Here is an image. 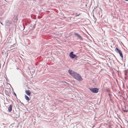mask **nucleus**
<instances>
[{"instance_id":"nucleus-8","label":"nucleus","mask_w":128,"mask_h":128,"mask_svg":"<svg viewBox=\"0 0 128 128\" xmlns=\"http://www.w3.org/2000/svg\"><path fill=\"white\" fill-rule=\"evenodd\" d=\"M25 99L28 101H29L30 100V99L26 95H25Z\"/></svg>"},{"instance_id":"nucleus-5","label":"nucleus","mask_w":128,"mask_h":128,"mask_svg":"<svg viewBox=\"0 0 128 128\" xmlns=\"http://www.w3.org/2000/svg\"><path fill=\"white\" fill-rule=\"evenodd\" d=\"M74 35L77 36V37L80 40H82V37L80 36L77 33H75L74 34Z\"/></svg>"},{"instance_id":"nucleus-2","label":"nucleus","mask_w":128,"mask_h":128,"mask_svg":"<svg viewBox=\"0 0 128 128\" xmlns=\"http://www.w3.org/2000/svg\"><path fill=\"white\" fill-rule=\"evenodd\" d=\"M69 56L72 59L74 58H77L78 57L76 55L74 54L73 52H71L70 53Z\"/></svg>"},{"instance_id":"nucleus-7","label":"nucleus","mask_w":128,"mask_h":128,"mask_svg":"<svg viewBox=\"0 0 128 128\" xmlns=\"http://www.w3.org/2000/svg\"><path fill=\"white\" fill-rule=\"evenodd\" d=\"M8 110L9 112H10L12 110V104L10 105L8 108Z\"/></svg>"},{"instance_id":"nucleus-9","label":"nucleus","mask_w":128,"mask_h":128,"mask_svg":"<svg viewBox=\"0 0 128 128\" xmlns=\"http://www.w3.org/2000/svg\"><path fill=\"white\" fill-rule=\"evenodd\" d=\"M124 74H125V75H126L127 73H128V72H127V70H124Z\"/></svg>"},{"instance_id":"nucleus-3","label":"nucleus","mask_w":128,"mask_h":128,"mask_svg":"<svg viewBox=\"0 0 128 128\" xmlns=\"http://www.w3.org/2000/svg\"><path fill=\"white\" fill-rule=\"evenodd\" d=\"M115 51L117 53H118L119 54L120 56L122 58H123V55L122 53V52L120 50L118 49L117 48H116L115 49Z\"/></svg>"},{"instance_id":"nucleus-1","label":"nucleus","mask_w":128,"mask_h":128,"mask_svg":"<svg viewBox=\"0 0 128 128\" xmlns=\"http://www.w3.org/2000/svg\"><path fill=\"white\" fill-rule=\"evenodd\" d=\"M68 72L75 79L79 81H81L82 80V79L79 74L72 70H69Z\"/></svg>"},{"instance_id":"nucleus-4","label":"nucleus","mask_w":128,"mask_h":128,"mask_svg":"<svg viewBox=\"0 0 128 128\" xmlns=\"http://www.w3.org/2000/svg\"><path fill=\"white\" fill-rule=\"evenodd\" d=\"M90 90L93 92L96 93L98 92V90L97 88H90Z\"/></svg>"},{"instance_id":"nucleus-10","label":"nucleus","mask_w":128,"mask_h":128,"mask_svg":"<svg viewBox=\"0 0 128 128\" xmlns=\"http://www.w3.org/2000/svg\"><path fill=\"white\" fill-rule=\"evenodd\" d=\"M109 95L110 96V99L111 100V98L110 97V94H109Z\"/></svg>"},{"instance_id":"nucleus-11","label":"nucleus","mask_w":128,"mask_h":128,"mask_svg":"<svg viewBox=\"0 0 128 128\" xmlns=\"http://www.w3.org/2000/svg\"><path fill=\"white\" fill-rule=\"evenodd\" d=\"M126 1H128V0H125Z\"/></svg>"},{"instance_id":"nucleus-6","label":"nucleus","mask_w":128,"mask_h":128,"mask_svg":"<svg viewBox=\"0 0 128 128\" xmlns=\"http://www.w3.org/2000/svg\"><path fill=\"white\" fill-rule=\"evenodd\" d=\"M25 92L26 94L28 96H30L31 94L30 91L29 90H26Z\"/></svg>"}]
</instances>
